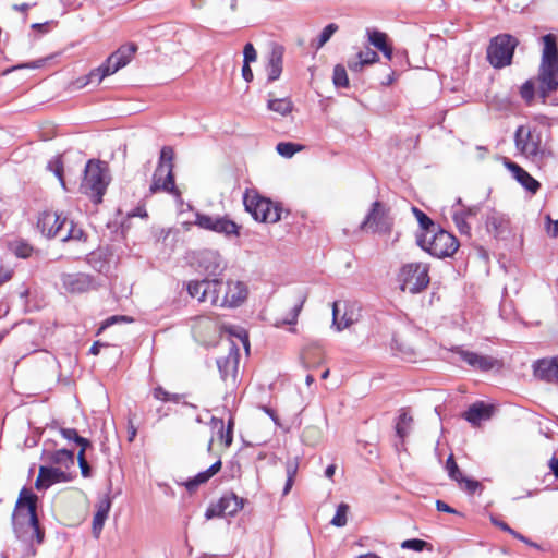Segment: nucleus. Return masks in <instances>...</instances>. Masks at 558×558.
I'll list each match as a JSON object with an SVG mask.
<instances>
[{
	"label": "nucleus",
	"mask_w": 558,
	"mask_h": 558,
	"mask_svg": "<svg viewBox=\"0 0 558 558\" xmlns=\"http://www.w3.org/2000/svg\"><path fill=\"white\" fill-rule=\"evenodd\" d=\"M339 302H333L332 304V326L336 327L338 331L349 327L352 324V320L339 322Z\"/></svg>",
	"instance_id": "nucleus-50"
},
{
	"label": "nucleus",
	"mask_w": 558,
	"mask_h": 558,
	"mask_svg": "<svg viewBox=\"0 0 558 558\" xmlns=\"http://www.w3.org/2000/svg\"><path fill=\"white\" fill-rule=\"evenodd\" d=\"M154 397L158 400L168 402L170 400V392L165 390L162 387H157L154 389Z\"/></svg>",
	"instance_id": "nucleus-57"
},
{
	"label": "nucleus",
	"mask_w": 558,
	"mask_h": 558,
	"mask_svg": "<svg viewBox=\"0 0 558 558\" xmlns=\"http://www.w3.org/2000/svg\"><path fill=\"white\" fill-rule=\"evenodd\" d=\"M183 395H178V393H170V400L171 402H174V403H180L182 402L183 405L185 407H190V408H193V409H196L197 407L193 403H190V402H186V401H183Z\"/></svg>",
	"instance_id": "nucleus-61"
},
{
	"label": "nucleus",
	"mask_w": 558,
	"mask_h": 558,
	"mask_svg": "<svg viewBox=\"0 0 558 558\" xmlns=\"http://www.w3.org/2000/svg\"><path fill=\"white\" fill-rule=\"evenodd\" d=\"M436 509L438 511H442V512H447V513H458V511L456 509H453L452 507H450L448 504H446L442 500L436 501Z\"/></svg>",
	"instance_id": "nucleus-60"
},
{
	"label": "nucleus",
	"mask_w": 558,
	"mask_h": 558,
	"mask_svg": "<svg viewBox=\"0 0 558 558\" xmlns=\"http://www.w3.org/2000/svg\"><path fill=\"white\" fill-rule=\"evenodd\" d=\"M65 480V473L60 469L52 466H40L37 480L35 482V487L38 490H45L52 484L60 483Z\"/></svg>",
	"instance_id": "nucleus-22"
},
{
	"label": "nucleus",
	"mask_w": 558,
	"mask_h": 558,
	"mask_svg": "<svg viewBox=\"0 0 558 558\" xmlns=\"http://www.w3.org/2000/svg\"><path fill=\"white\" fill-rule=\"evenodd\" d=\"M283 54H284V48L283 46L279 44H272L271 49L268 56V61L266 64V72H267V81L268 82H275L277 81L281 73L283 68Z\"/></svg>",
	"instance_id": "nucleus-21"
},
{
	"label": "nucleus",
	"mask_w": 558,
	"mask_h": 558,
	"mask_svg": "<svg viewBox=\"0 0 558 558\" xmlns=\"http://www.w3.org/2000/svg\"><path fill=\"white\" fill-rule=\"evenodd\" d=\"M332 81L336 87L345 88L349 86L347 70L342 64H337L333 69Z\"/></svg>",
	"instance_id": "nucleus-41"
},
{
	"label": "nucleus",
	"mask_w": 558,
	"mask_h": 558,
	"mask_svg": "<svg viewBox=\"0 0 558 558\" xmlns=\"http://www.w3.org/2000/svg\"><path fill=\"white\" fill-rule=\"evenodd\" d=\"M428 266L422 263L404 265L398 275L400 289L412 294L418 293L429 283Z\"/></svg>",
	"instance_id": "nucleus-11"
},
{
	"label": "nucleus",
	"mask_w": 558,
	"mask_h": 558,
	"mask_svg": "<svg viewBox=\"0 0 558 558\" xmlns=\"http://www.w3.org/2000/svg\"><path fill=\"white\" fill-rule=\"evenodd\" d=\"M267 108L280 116H287L292 111L293 105L288 98L269 99Z\"/></svg>",
	"instance_id": "nucleus-34"
},
{
	"label": "nucleus",
	"mask_w": 558,
	"mask_h": 558,
	"mask_svg": "<svg viewBox=\"0 0 558 558\" xmlns=\"http://www.w3.org/2000/svg\"><path fill=\"white\" fill-rule=\"evenodd\" d=\"M244 506V500L234 493L225 494L216 505L207 508L205 517L211 519L215 517H233Z\"/></svg>",
	"instance_id": "nucleus-14"
},
{
	"label": "nucleus",
	"mask_w": 558,
	"mask_h": 558,
	"mask_svg": "<svg viewBox=\"0 0 558 558\" xmlns=\"http://www.w3.org/2000/svg\"><path fill=\"white\" fill-rule=\"evenodd\" d=\"M133 322V318L132 317H129V316H125V315H113V316H110L108 317L102 324H101V327L99 328V331L98 332H101L104 329L112 326L113 324H117V323H132Z\"/></svg>",
	"instance_id": "nucleus-49"
},
{
	"label": "nucleus",
	"mask_w": 558,
	"mask_h": 558,
	"mask_svg": "<svg viewBox=\"0 0 558 558\" xmlns=\"http://www.w3.org/2000/svg\"><path fill=\"white\" fill-rule=\"evenodd\" d=\"M389 228L390 221L386 206L379 201L374 202L364 220L361 222L360 229L375 233L386 232Z\"/></svg>",
	"instance_id": "nucleus-13"
},
{
	"label": "nucleus",
	"mask_w": 558,
	"mask_h": 558,
	"mask_svg": "<svg viewBox=\"0 0 558 558\" xmlns=\"http://www.w3.org/2000/svg\"><path fill=\"white\" fill-rule=\"evenodd\" d=\"M37 496L27 488L20 492L12 513V527L17 538L24 542H43L44 532L39 527L36 513Z\"/></svg>",
	"instance_id": "nucleus-1"
},
{
	"label": "nucleus",
	"mask_w": 558,
	"mask_h": 558,
	"mask_svg": "<svg viewBox=\"0 0 558 558\" xmlns=\"http://www.w3.org/2000/svg\"><path fill=\"white\" fill-rule=\"evenodd\" d=\"M189 226V223H185ZM201 229L225 234L226 236L238 235L239 226L227 217L210 216L199 211L195 213V220L190 222Z\"/></svg>",
	"instance_id": "nucleus-12"
},
{
	"label": "nucleus",
	"mask_w": 558,
	"mask_h": 558,
	"mask_svg": "<svg viewBox=\"0 0 558 558\" xmlns=\"http://www.w3.org/2000/svg\"><path fill=\"white\" fill-rule=\"evenodd\" d=\"M246 211H248L256 221L275 223L281 219V207L268 198L259 196L257 193L246 192L243 197Z\"/></svg>",
	"instance_id": "nucleus-10"
},
{
	"label": "nucleus",
	"mask_w": 558,
	"mask_h": 558,
	"mask_svg": "<svg viewBox=\"0 0 558 558\" xmlns=\"http://www.w3.org/2000/svg\"><path fill=\"white\" fill-rule=\"evenodd\" d=\"M356 57L367 65L376 63L379 60L378 53L371 48H365L364 50L360 51Z\"/></svg>",
	"instance_id": "nucleus-51"
},
{
	"label": "nucleus",
	"mask_w": 558,
	"mask_h": 558,
	"mask_svg": "<svg viewBox=\"0 0 558 558\" xmlns=\"http://www.w3.org/2000/svg\"><path fill=\"white\" fill-rule=\"evenodd\" d=\"M392 349L399 351L404 357L411 356L414 354V351L409 345L399 344V341L397 339L392 340Z\"/></svg>",
	"instance_id": "nucleus-54"
},
{
	"label": "nucleus",
	"mask_w": 558,
	"mask_h": 558,
	"mask_svg": "<svg viewBox=\"0 0 558 558\" xmlns=\"http://www.w3.org/2000/svg\"><path fill=\"white\" fill-rule=\"evenodd\" d=\"M519 40L510 34H499L490 39L487 47V60L495 69L509 65Z\"/></svg>",
	"instance_id": "nucleus-9"
},
{
	"label": "nucleus",
	"mask_w": 558,
	"mask_h": 558,
	"mask_svg": "<svg viewBox=\"0 0 558 558\" xmlns=\"http://www.w3.org/2000/svg\"><path fill=\"white\" fill-rule=\"evenodd\" d=\"M306 300H307V292L300 291L296 295V302L293 305V307L291 308L289 315L284 319H282L281 323H277L276 326L295 325L298 323V317H299Z\"/></svg>",
	"instance_id": "nucleus-32"
},
{
	"label": "nucleus",
	"mask_w": 558,
	"mask_h": 558,
	"mask_svg": "<svg viewBox=\"0 0 558 558\" xmlns=\"http://www.w3.org/2000/svg\"><path fill=\"white\" fill-rule=\"evenodd\" d=\"M536 92L537 83L535 80H527L520 87V96L526 105H531L534 101Z\"/></svg>",
	"instance_id": "nucleus-35"
},
{
	"label": "nucleus",
	"mask_w": 558,
	"mask_h": 558,
	"mask_svg": "<svg viewBox=\"0 0 558 558\" xmlns=\"http://www.w3.org/2000/svg\"><path fill=\"white\" fill-rule=\"evenodd\" d=\"M544 49L537 76V95L543 104L558 89V48L553 34L543 36Z\"/></svg>",
	"instance_id": "nucleus-2"
},
{
	"label": "nucleus",
	"mask_w": 558,
	"mask_h": 558,
	"mask_svg": "<svg viewBox=\"0 0 558 558\" xmlns=\"http://www.w3.org/2000/svg\"><path fill=\"white\" fill-rule=\"evenodd\" d=\"M207 288L206 301H209L213 305L222 306L225 283L218 279L207 280Z\"/></svg>",
	"instance_id": "nucleus-30"
},
{
	"label": "nucleus",
	"mask_w": 558,
	"mask_h": 558,
	"mask_svg": "<svg viewBox=\"0 0 558 558\" xmlns=\"http://www.w3.org/2000/svg\"><path fill=\"white\" fill-rule=\"evenodd\" d=\"M430 233V236H428L427 233L418 234L416 236V242L432 256L445 258L457 252L459 242L451 233L445 230H439L437 232L434 230V232Z\"/></svg>",
	"instance_id": "nucleus-8"
},
{
	"label": "nucleus",
	"mask_w": 558,
	"mask_h": 558,
	"mask_svg": "<svg viewBox=\"0 0 558 558\" xmlns=\"http://www.w3.org/2000/svg\"><path fill=\"white\" fill-rule=\"evenodd\" d=\"M446 469H447L448 475L451 480L457 482V481H460V478H462L463 474L461 473L452 454H450L446 461Z\"/></svg>",
	"instance_id": "nucleus-46"
},
{
	"label": "nucleus",
	"mask_w": 558,
	"mask_h": 558,
	"mask_svg": "<svg viewBox=\"0 0 558 558\" xmlns=\"http://www.w3.org/2000/svg\"><path fill=\"white\" fill-rule=\"evenodd\" d=\"M12 252L21 258H27L32 255L33 247L24 241H15L11 244Z\"/></svg>",
	"instance_id": "nucleus-43"
},
{
	"label": "nucleus",
	"mask_w": 558,
	"mask_h": 558,
	"mask_svg": "<svg viewBox=\"0 0 558 558\" xmlns=\"http://www.w3.org/2000/svg\"><path fill=\"white\" fill-rule=\"evenodd\" d=\"M494 407L483 401H477L469 407L463 413V417L473 426L478 425L482 421L489 420L493 415Z\"/></svg>",
	"instance_id": "nucleus-24"
},
{
	"label": "nucleus",
	"mask_w": 558,
	"mask_h": 558,
	"mask_svg": "<svg viewBox=\"0 0 558 558\" xmlns=\"http://www.w3.org/2000/svg\"><path fill=\"white\" fill-rule=\"evenodd\" d=\"M240 352L234 342L229 345L228 354L223 357L217 359V366L222 380L227 381L230 377L235 381L238 366H239Z\"/></svg>",
	"instance_id": "nucleus-17"
},
{
	"label": "nucleus",
	"mask_w": 558,
	"mask_h": 558,
	"mask_svg": "<svg viewBox=\"0 0 558 558\" xmlns=\"http://www.w3.org/2000/svg\"><path fill=\"white\" fill-rule=\"evenodd\" d=\"M533 369L535 377L538 379L558 384V356L536 361Z\"/></svg>",
	"instance_id": "nucleus-19"
},
{
	"label": "nucleus",
	"mask_w": 558,
	"mask_h": 558,
	"mask_svg": "<svg viewBox=\"0 0 558 558\" xmlns=\"http://www.w3.org/2000/svg\"><path fill=\"white\" fill-rule=\"evenodd\" d=\"M481 204L471 206H463L460 210L452 211L453 222L461 234L471 235V226L468 223V218L475 217L481 211Z\"/></svg>",
	"instance_id": "nucleus-23"
},
{
	"label": "nucleus",
	"mask_w": 558,
	"mask_h": 558,
	"mask_svg": "<svg viewBox=\"0 0 558 558\" xmlns=\"http://www.w3.org/2000/svg\"><path fill=\"white\" fill-rule=\"evenodd\" d=\"M207 289V279L192 280L186 284L187 293L192 298L197 299L199 302L206 301V293H208Z\"/></svg>",
	"instance_id": "nucleus-33"
},
{
	"label": "nucleus",
	"mask_w": 558,
	"mask_h": 558,
	"mask_svg": "<svg viewBox=\"0 0 558 558\" xmlns=\"http://www.w3.org/2000/svg\"><path fill=\"white\" fill-rule=\"evenodd\" d=\"M303 147L299 144L290 142H280L276 146L277 153L286 158H291L295 153L300 151Z\"/></svg>",
	"instance_id": "nucleus-40"
},
{
	"label": "nucleus",
	"mask_w": 558,
	"mask_h": 558,
	"mask_svg": "<svg viewBox=\"0 0 558 558\" xmlns=\"http://www.w3.org/2000/svg\"><path fill=\"white\" fill-rule=\"evenodd\" d=\"M47 169L49 171L53 172V174L60 181L61 185L63 187H65V182L63 179V162L61 160V157L57 156V157L52 158L51 160H49V162L47 165Z\"/></svg>",
	"instance_id": "nucleus-42"
},
{
	"label": "nucleus",
	"mask_w": 558,
	"mask_h": 558,
	"mask_svg": "<svg viewBox=\"0 0 558 558\" xmlns=\"http://www.w3.org/2000/svg\"><path fill=\"white\" fill-rule=\"evenodd\" d=\"M77 460L82 475L84 477H89L92 474V469L88 462L86 461L85 456H83V452H78Z\"/></svg>",
	"instance_id": "nucleus-53"
},
{
	"label": "nucleus",
	"mask_w": 558,
	"mask_h": 558,
	"mask_svg": "<svg viewBox=\"0 0 558 558\" xmlns=\"http://www.w3.org/2000/svg\"><path fill=\"white\" fill-rule=\"evenodd\" d=\"M413 423V416L409 413L408 409H400L399 415L396 420L395 430L401 442H404L405 438L410 435Z\"/></svg>",
	"instance_id": "nucleus-27"
},
{
	"label": "nucleus",
	"mask_w": 558,
	"mask_h": 558,
	"mask_svg": "<svg viewBox=\"0 0 558 558\" xmlns=\"http://www.w3.org/2000/svg\"><path fill=\"white\" fill-rule=\"evenodd\" d=\"M221 460L216 461L214 464H211L207 470L199 472L194 477L189 478L186 482L183 483L185 488L193 493L195 492L201 484L206 483L209 481L215 474H217L221 469Z\"/></svg>",
	"instance_id": "nucleus-25"
},
{
	"label": "nucleus",
	"mask_w": 558,
	"mask_h": 558,
	"mask_svg": "<svg viewBox=\"0 0 558 558\" xmlns=\"http://www.w3.org/2000/svg\"><path fill=\"white\" fill-rule=\"evenodd\" d=\"M547 219L550 223L548 226L549 235L553 238H557L558 236V220L553 221L549 216L547 217Z\"/></svg>",
	"instance_id": "nucleus-63"
},
{
	"label": "nucleus",
	"mask_w": 558,
	"mask_h": 558,
	"mask_svg": "<svg viewBox=\"0 0 558 558\" xmlns=\"http://www.w3.org/2000/svg\"><path fill=\"white\" fill-rule=\"evenodd\" d=\"M517 149L532 161L541 160L545 154L543 130L537 125H520L514 133Z\"/></svg>",
	"instance_id": "nucleus-5"
},
{
	"label": "nucleus",
	"mask_w": 558,
	"mask_h": 558,
	"mask_svg": "<svg viewBox=\"0 0 558 558\" xmlns=\"http://www.w3.org/2000/svg\"><path fill=\"white\" fill-rule=\"evenodd\" d=\"M242 77L247 83L253 81L254 75H253V71H252V69H251L248 63H243V66H242Z\"/></svg>",
	"instance_id": "nucleus-62"
},
{
	"label": "nucleus",
	"mask_w": 558,
	"mask_h": 558,
	"mask_svg": "<svg viewBox=\"0 0 558 558\" xmlns=\"http://www.w3.org/2000/svg\"><path fill=\"white\" fill-rule=\"evenodd\" d=\"M486 229L494 236H498L508 229V218L504 214L492 209L486 217Z\"/></svg>",
	"instance_id": "nucleus-26"
},
{
	"label": "nucleus",
	"mask_w": 558,
	"mask_h": 558,
	"mask_svg": "<svg viewBox=\"0 0 558 558\" xmlns=\"http://www.w3.org/2000/svg\"><path fill=\"white\" fill-rule=\"evenodd\" d=\"M60 434L62 437L69 441L76 442L80 437L77 430L75 428H60Z\"/></svg>",
	"instance_id": "nucleus-55"
},
{
	"label": "nucleus",
	"mask_w": 558,
	"mask_h": 558,
	"mask_svg": "<svg viewBox=\"0 0 558 558\" xmlns=\"http://www.w3.org/2000/svg\"><path fill=\"white\" fill-rule=\"evenodd\" d=\"M174 153L170 146L162 147L158 166L153 175V182L149 191L155 194L159 191H165L171 194L179 195L175 187L173 175V160Z\"/></svg>",
	"instance_id": "nucleus-7"
},
{
	"label": "nucleus",
	"mask_w": 558,
	"mask_h": 558,
	"mask_svg": "<svg viewBox=\"0 0 558 558\" xmlns=\"http://www.w3.org/2000/svg\"><path fill=\"white\" fill-rule=\"evenodd\" d=\"M110 182L108 166L99 160H89L86 163L81 190L94 203H100Z\"/></svg>",
	"instance_id": "nucleus-4"
},
{
	"label": "nucleus",
	"mask_w": 558,
	"mask_h": 558,
	"mask_svg": "<svg viewBox=\"0 0 558 558\" xmlns=\"http://www.w3.org/2000/svg\"><path fill=\"white\" fill-rule=\"evenodd\" d=\"M338 31V25L335 23H330L326 25L322 33L318 36L316 49L322 48L330 38L331 36Z\"/></svg>",
	"instance_id": "nucleus-44"
},
{
	"label": "nucleus",
	"mask_w": 558,
	"mask_h": 558,
	"mask_svg": "<svg viewBox=\"0 0 558 558\" xmlns=\"http://www.w3.org/2000/svg\"><path fill=\"white\" fill-rule=\"evenodd\" d=\"M457 482L463 490L471 495L474 494L478 488H482V484L478 481L464 477L463 475L462 478Z\"/></svg>",
	"instance_id": "nucleus-48"
},
{
	"label": "nucleus",
	"mask_w": 558,
	"mask_h": 558,
	"mask_svg": "<svg viewBox=\"0 0 558 558\" xmlns=\"http://www.w3.org/2000/svg\"><path fill=\"white\" fill-rule=\"evenodd\" d=\"M216 322L210 316L201 315L193 318L194 335H210L216 332Z\"/></svg>",
	"instance_id": "nucleus-31"
},
{
	"label": "nucleus",
	"mask_w": 558,
	"mask_h": 558,
	"mask_svg": "<svg viewBox=\"0 0 558 558\" xmlns=\"http://www.w3.org/2000/svg\"><path fill=\"white\" fill-rule=\"evenodd\" d=\"M247 295L246 287L241 281H227L225 283V292L222 295V307L239 306Z\"/></svg>",
	"instance_id": "nucleus-20"
},
{
	"label": "nucleus",
	"mask_w": 558,
	"mask_h": 558,
	"mask_svg": "<svg viewBox=\"0 0 558 558\" xmlns=\"http://www.w3.org/2000/svg\"><path fill=\"white\" fill-rule=\"evenodd\" d=\"M138 47L134 43H128L112 52L107 60L88 75V82L99 84L105 77L114 74L126 66L135 56Z\"/></svg>",
	"instance_id": "nucleus-6"
},
{
	"label": "nucleus",
	"mask_w": 558,
	"mask_h": 558,
	"mask_svg": "<svg viewBox=\"0 0 558 558\" xmlns=\"http://www.w3.org/2000/svg\"><path fill=\"white\" fill-rule=\"evenodd\" d=\"M243 63H251V62H255L256 59H257V52H256V49L254 48L253 44L251 43H247L245 46H244V49H243Z\"/></svg>",
	"instance_id": "nucleus-52"
},
{
	"label": "nucleus",
	"mask_w": 558,
	"mask_h": 558,
	"mask_svg": "<svg viewBox=\"0 0 558 558\" xmlns=\"http://www.w3.org/2000/svg\"><path fill=\"white\" fill-rule=\"evenodd\" d=\"M77 446H80V452H83V454L85 453V450L86 448H88L90 446V441L87 439V438H84L82 436H80L75 442Z\"/></svg>",
	"instance_id": "nucleus-64"
},
{
	"label": "nucleus",
	"mask_w": 558,
	"mask_h": 558,
	"mask_svg": "<svg viewBox=\"0 0 558 558\" xmlns=\"http://www.w3.org/2000/svg\"><path fill=\"white\" fill-rule=\"evenodd\" d=\"M111 507V501L108 498H102L97 504V511L93 518V534L95 537H99L104 524L108 518V513Z\"/></svg>",
	"instance_id": "nucleus-28"
},
{
	"label": "nucleus",
	"mask_w": 558,
	"mask_h": 558,
	"mask_svg": "<svg viewBox=\"0 0 558 558\" xmlns=\"http://www.w3.org/2000/svg\"><path fill=\"white\" fill-rule=\"evenodd\" d=\"M505 167L511 172L512 177L531 194H536L541 187V183L534 179L527 171H525L518 163L505 159Z\"/></svg>",
	"instance_id": "nucleus-18"
},
{
	"label": "nucleus",
	"mask_w": 558,
	"mask_h": 558,
	"mask_svg": "<svg viewBox=\"0 0 558 558\" xmlns=\"http://www.w3.org/2000/svg\"><path fill=\"white\" fill-rule=\"evenodd\" d=\"M37 229L48 239L57 238L62 242L81 240L84 232L62 214L45 210L39 214Z\"/></svg>",
	"instance_id": "nucleus-3"
},
{
	"label": "nucleus",
	"mask_w": 558,
	"mask_h": 558,
	"mask_svg": "<svg viewBox=\"0 0 558 558\" xmlns=\"http://www.w3.org/2000/svg\"><path fill=\"white\" fill-rule=\"evenodd\" d=\"M365 65L367 64L364 63L360 58H357L356 60L348 61V68L353 72L362 71Z\"/></svg>",
	"instance_id": "nucleus-59"
},
{
	"label": "nucleus",
	"mask_w": 558,
	"mask_h": 558,
	"mask_svg": "<svg viewBox=\"0 0 558 558\" xmlns=\"http://www.w3.org/2000/svg\"><path fill=\"white\" fill-rule=\"evenodd\" d=\"M452 352L457 353L470 367L477 371L488 372L498 365L495 357L468 351L461 347H454Z\"/></svg>",
	"instance_id": "nucleus-16"
},
{
	"label": "nucleus",
	"mask_w": 558,
	"mask_h": 558,
	"mask_svg": "<svg viewBox=\"0 0 558 558\" xmlns=\"http://www.w3.org/2000/svg\"><path fill=\"white\" fill-rule=\"evenodd\" d=\"M47 460L57 465L70 468L74 465V452L68 449H59L46 453Z\"/></svg>",
	"instance_id": "nucleus-29"
},
{
	"label": "nucleus",
	"mask_w": 558,
	"mask_h": 558,
	"mask_svg": "<svg viewBox=\"0 0 558 558\" xmlns=\"http://www.w3.org/2000/svg\"><path fill=\"white\" fill-rule=\"evenodd\" d=\"M87 263L98 272H104L108 269V263L104 258V254L101 252H92L87 256Z\"/></svg>",
	"instance_id": "nucleus-38"
},
{
	"label": "nucleus",
	"mask_w": 558,
	"mask_h": 558,
	"mask_svg": "<svg viewBox=\"0 0 558 558\" xmlns=\"http://www.w3.org/2000/svg\"><path fill=\"white\" fill-rule=\"evenodd\" d=\"M413 214L415 215L422 230L425 231L424 233H427L428 235L430 232H434L436 229L435 223L425 213L413 207Z\"/></svg>",
	"instance_id": "nucleus-39"
},
{
	"label": "nucleus",
	"mask_w": 558,
	"mask_h": 558,
	"mask_svg": "<svg viewBox=\"0 0 558 558\" xmlns=\"http://www.w3.org/2000/svg\"><path fill=\"white\" fill-rule=\"evenodd\" d=\"M211 422L216 425H220V439L223 441L226 447H230L233 441V433L230 429L223 430V420L217 418L215 416L211 417Z\"/></svg>",
	"instance_id": "nucleus-47"
},
{
	"label": "nucleus",
	"mask_w": 558,
	"mask_h": 558,
	"mask_svg": "<svg viewBox=\"0 0 558 558\" xmlns=\"http://www.w3.org/2000/svg\"><path fill=\"white\" fill-rule=\"evenodd\" d=\"M366 35L368 38V43L371 45H373L375 48H377L378 50L380 48H384V46L387 44L388 36L384 32L373 29V28H367Z\"/></svg>",
	"instance_id": "nucleus-37"
},
{
	"label": "nucleus",
	"mask_w": 558,
	"mask_h": 558,
	"mask_svg": "<svg viewBox=\"0 0 558 558\" xmlns=\"http://www.w3.org/2000/svg\"><path fill=\"white\" fill-rule=\"evenodd\" d=\"M287 478L294 480L298 472V461H288L286 465Z\"/></svg>",
	"instance_id": "nucleus-58"
},
{
	"label": "nucleus",
	"mask_w": 558,
	"mask_h": 558,
	"mask_svg": "<svg viewBox=\"0 0 558 558\" xmlns=\"http://www.w3.org/2000/svg\"><path fill=\"white\" fill-rule=\"evenodd\" d=\"M490 521L495 526L501 529L502 531L509 533L510 535L514 533L513 529H511L506 522L498 520L496 517L492 515Z\"/></svg>",
	"instance_id": "nucleus-56"
},
{
	"label": "nucleus",
	"mask_w": 558,
	"mask_h": 558,
	"mask_svg": "<svg viewBox=\"0 0 558 558\" xmlns=\"http://www.w3.org/2000/svg\"><path fill=\"white\" fill-rule=\"evenodd\" d=\"M60 278L63 288L70 293H84L96 288L94 277L88 274H62Z\"/></svg>",
	"instance_id": "nucleus-15"
},
{
	"label": "nucleus",
	"mask_w": 558,
	"mask_h": 558,
	"mask_svg": "<svg viewBox=\"0 0 558 558\" xmlns=\"http://www.w3.org/2000/svg\"><path fill=\"white\" fill-rule=\"evenodd\" d=\"M350 507L349 505L341 502L338 505L336 513L333 518L331 519L330 523L333 526L342 527L347 525L348 522V513H349Z\"/></svg>",
	"instance_id": "nucleus-36"
},
{
	"label": "nucleus",
	"mask_w": 558,
	"mask_h": 558,
	"mask_svg": "<svg viewBox=\"0 0 558 558\" xmlns=\"http://www.w3.org/2000/svg\"><path fill=\"white\" fill-rule=\"evenodd\" d=\"M401 548L402 549H411V550H414V551H422L424 550L425 548H432L430 544H428L427 542L423 541V539H418V538H412V539H405L401 543Z\"/></svg>",
	"instance_id": "nucleus-45"
}]
</instances>
